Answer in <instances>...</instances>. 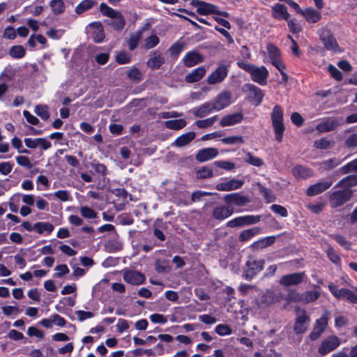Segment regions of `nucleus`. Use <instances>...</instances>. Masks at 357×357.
Listing matches in <instances>:
<instances>
[{
  "label": "nucleus",
  "instance_id": "51",
  "mask_svg": "<svg viewBox=\"0 0 357 357\" xmlns=\"http://www.w3.org/2000/svg\"><path fill=\"white\" fill-rule=\"evenodd\" d=\"M340 163V160L337 158H331L324 161L321 164V169L323 170H329L337 167Z\"/></svg>",
  "mask_w": 357,
  "mask_h": 357
},
{
  "label": "nucleus",
  "instance_id": "47",
  "mask_svg": "<svg viewBox=\"0 0 357 357\" xmlns=\"http://www.w3.org/2000/svg\"><path fill=\"white\" fill-rule=\"evenodd\" d=\"M116 61L119 64L128 63L131 61V55L126 51L120 52L116 55Z\"/></svg>",
  "mask_w": 357,
  "mask_h": 357
},
{
  "label": "nucleus",
  "instance_id": "33",
  "mask_svg": "<svg viewBox=\"0 0 357 357\" xmlns=\"http://www.w3.org/2000/svg\"><path fill=\"white\" fill-rule=\"evenodd\" d=\"M274 236H267L266 238H261L259 241L255 242L253 244H252L251 248L254 250L263 249L272 245L274 243Z\"/></svg>",
  "mask_w": 357,
  "mask_h": 357
},
{
  "label": "nucleus",
  "instance_id": "34",
  "mask_svg": "<svg viewBox=\"0 0 357 357\" xmlns=\"http://www.w3.org/2000/svg\"><path fill=\"white\" fill-rule=\"evenodd\" d=\"M144 30L145 28H142L130 35L128 40V47L130 50H134L137 47Z\"/></svg>",
  "mask_w": 357,
  "mask_h": 357
},
{
  "label": "nucleus",
  "instance_id": "16",
  "mask_svg": "<svg viewBox=\"0 0 357 357\" xmlns=\"http://www.w3.org/2000/svg\"><path fill=\"white\" fill-rule=\"evenodd\" d=\"M231 96L228 91H223L220 93L216 98L215 100L213 102L215 111H220L231 103Z\"/></svg>",
  "mask_w": 357,
  "mask_h": 357
},
{
  "label": "nucleus",
  "instance_id": "52",
  "mask_svg": "<svg viewBox=\"0 0 357 357\" xmlns=\"http://www.w3.org/2000/svg\"><path fill=\"white\" fill-rule=\"evenodd\" d=\"M35 112L43 120H47L50 117L48 108L45 105H36L35 107Z\"/></svg>",
  "mask_w": 357,
  "mask_h": 357
},
{
  "label": "nucleus",
  "instance_id": "23",
  "mask_svg": "<svg viewBox=\"0 0 357 357\" xmlns=\"http://www.w3.org/2000/svg\"><path fill=\"white\" fill-rule=\"evenodd\" d=\"M292 174L297 179H305L313 175V172L310 168L302 165H297L292 169Z\"/></svg>",
  "mask_w": 357,
  "mask_h": 357
},
{
  "label": "nucleus",
  "instance_id": "54",
  "mask_svg": "<svg viewBox=\"0 0 357 357\" xmlns=\"http://www.w3.org/2000/svg\"><path fill=\"white\" fill-rule=\"evenodd\" d=\"M91 165L97 174H99L102 176L107 175V169L104 164L100 163L97 161H93Z\"/></svg>",
  "mask_w": 357,
  "mask_h": 357
},
{
  "label": "nucleus",
  "instance_id": "15",
  "mask_svg": "<svg viewBox=\"0 0 357 357\" xmlns=\"http://www.w3.org/2000/svg\"><path fill=\"white\" fill-rule=\"evenodd\" d=\"M243 183V180L233 178L218 183L215 188L219 191H231L240 188Z\"/></svg>",
  "mask_w": 357,
  "mask_h": 357
},
{
  "label": "nucleus",
  "instance_id": "45",
  "mask_svg": "<svg viewBox=\"0 0 357 357\" xmlns=\"http://www.w3.org/2000/svg\"><path fill=\"white\" fill-rule=\"evenodd\" d=\"M100 10L105 16H108L111 18L117 16L116 15L119 13V11L115 10L111 7L108 6L106 3H102L100 5Z\"/></svg>",
  "mask_w": 357,
  "mask_h": 357
},
{
  "label": "nucleus",
  "instance_id": "41",
  "mask_svg": "<svg viewBox=\"0 0 357 357\" xmlns=\"http://www.w3.org/2000/svg\"><path fill=\"white\" fill-rule=\"evenodd\" d=\"M128 77L135 82H139L143 79L142 72L135 66H132L128 72Z\"/></svg>",
  "mask_w": 357,
  "mask_h": 357
},
{
  "label": "nucleus",
  "instance_id": "25",
  "mask_svg": "<svg viewBox=\"0 0 357 357\" xmlns=\"http://www.w3.org/2000/svg\"><path fill=\"white\" fill-rule=\"evenodd\" d=\"M339 126L338 122L334 119H328L317 124L316 129L319 132H326L335 130Z\"/></svg>",
  "mask_w": 357,
  "mask_h": 357
},
{
  "label": "nucleus",
  "instance_id": "36",
  "mask_svg": "<svg viewBox=\"0 0 357 357\" xmlns=\"http://www.w3.org/2000/svg\"><path fill=\"white\" fill-rule=\"evenodd\" d=\"M334 141L328 137H323L315 140L314 146L319 149H328L333 147Z\"/></svg>",
  "mask_w": 357,
  "mask_h": 357
},
{
  "label": "nucleus",
  "instance_id": "30",
  "mask_svg": "<svg viewBox=\"0 0 357 357\" xmlns=\"http://www.w3.org/2000/svg\"><path fill=\"white\" fill-rule=\"evenodd\" d=\"M357 185V174L349 175L340 180L335 188H343V189H349L351 187Z\"/></svg>",
  "mask_w": 357,
  "mask_h": 357
},
{
  "label": "nucleus",
  "instance_id": "13",
  "mask_svg": "<svg viewBox=\"0 0 357 357\" xmlns=\"http://www.w3.org/2000/svg\"><path fill=\"white\" fill-rule=\"evenodd\" d=\"M310 321V318L306 315L305 310H297V317L294 324V331L296 333H303L307 329V324Z\"/></svg>",
  "mask_w": 357,
  "mask_h": 357
},
{
  "label": "nucleus",
  "instance_id": "6",
  "mask_svg": "<svg viewBox=\"0 0 357 357\" xmlns=\"http://www.w3.org/2000/svg\"><path fill=\"white\" fill-rule=\"evenodd\" d=\"M123 280L128 284L132 285H140L145 281V275L140 271L124 268L121 271Z\"/></svg>",
  "mask_w": 357,
  "mask_h": 357
},
{
  "label": "nucleus",
  "instance_id": "21",
  "mask_svg": "<svg viewBox=\"0 0 357 357\" xmlns=\"http://www.w3.org/2000/svg\"><path fill=\"white\" fill-rule=\"evenodd\" d=\"M233 209L228 206H217L212 212V217L218 220H222L231 215Z\"/></svg>",
  "mask_w": 357,
  "mask_h": 357
},
{
  "label": "nucleus",
  "instance_id": "58",
  "mask_svg": "<svg viewBox=\"0 0 357 357\" xmlns=\"http://www.w3.org/2000/svg\"><path fill=\"white\" fill-rule=\"evenodd\" d=\"M326 254L331 262H333L335 264H340V257L332 247L328 248V249L326 250Z\"/></svg>",
  "mask_w": 357,
  "mask_h": 357
},
{
  "label": "nucleus",
  "instance_id": "19",
  "mask_svg": "<svg viewBox=\"0 0 357 357\" xmlns=\"http://www.w3.org/2000/svg\"><path fill=\"white\" fill-rule=\"evenodd\" d=\"M215 110L213 102H206L199 107H194L191 112L197 118H203Z\"/></svg>",
  "mask_w": 357,
  "mask_h": 357
},
{
  "label": "nucleus",
  "instance_id": "49",
  "mask_svg": "<svg viewBox=\"0 0 357 357\" xmlns=\"http://www.w3.org/2000/svg\"><path fill=\"white\" fill-rule=\"evenodd\" d=\"M218 119V116H213L204 120H198L195 121V124L199 128H207L212 126Z\"/></svg>",
  "mask_w": 357,
  "mask_h": 357
},
{
  "label": "nucleus",
  "instance_id": "28",
  "mask_svg": "<svg viewBox=\"0 0 357 357\" xmlns=\"http://www.w3.org/2000/svg\"><path fill=\"white\" fill-rule=\"evenodd\" d=\"M195 137V133L194 132H189L181 135L176 139L174 142L172 143V146L182 147L188 144Z\"/></svg>",
  "mask_w": 357,
  "mask_h": 357
},
{
  "label": "nucleus",
  "instance_id": "3",
  "mask_svg": "<svg viewBox=\"0 0 357 357\" xmlns=\"http://www.w3.org/2000/svg\"><path fill=\"white\" fill-rule=\"evenodd\" d=\"M340 344V339L337 336L335 335H330L321 342L318 347V353L321 356H324L335 351Z\"/></svg>",
  "mask_w": 357,
  "mask_h": 357
},
{
  "label": "nucleus",
  "instance_id": "57",
  "mask_svg": "<svg viewBox=\"0 0 357 357\" xmlns=\"http://www.w3.org/2000/svg\"><path fill=\"white\" fill-rule=\"evenodd\" d=\"M215 332L221 336H225L231 334V328L227 324H218L216 326Z\"/></svg>",
  "mask_w": 357,
  "mask_h": 357
},
{
  "label": "nucleus",
  "instance_id": "5",
  "mask_svg": "<svg viewBox=\"0 0 357 357\" xmlns=\"http://www.w3.org/2000/svg\"><path fill=\"white\" fill-rule=\"evenodd\" d=\"M351 195L352 191L350 189L335 190L330 195V204L333 208L340 206L348 202Z\"/></svg>",
  "mask_w": 357,
  "mask_h": 357
},
{
  "label": "nucleus",
  "instance_id": "59",
  "mask_svg": "<svg viewBox=\"0 0 357 357\" xmlns=\"http://www.w3.org/2000/svg\"><path fill=\"white\" fill-rule=\"evenodd\" d=\"M272 64L280 72L282 76V80L286 82L288 79L287 75L284 72L285 66L284 63L280 60H274L271 61Z\"/></svg>",
  "mask_w": 357,
  "mask_h": 357
},
{
  "label": "nucleus",
  "instance_id": "4",
  "mask_svg": "<svg viewBox=\"0 0 357 357\" xmlns=\"http://www.w3.org/2000/svg\"><path fill=\"white\" fill-rule=\"evenodd\" d=\"M190 5L197 8V12L200 15L219 14L222 16L227 17L226 12H220L218 7L213 4L206 3L199 0H191Z\"/></svg>",
  "mask_w": 357,
  "mask_h": 357
},
{
  "label": "nucleus",
  "instance_id": "56",
  "mask_svg": "<svg viewBox=\"0 0 357 357\" xmlns=\"http://www.w3.org/2000/svg\"><path fill=\"white\" fill-rule=\"evenodd\" d=\"M17 163L22 167L30 169L33 167V165L31 162L29 158L24 155H19L16 157Z\"/></svg>",
  "mask_w": 357,
  "mask_h": 357
},
{
  "label": "nucleus",
  "instance_id": "17",
  "mask_svg": "<svg viewBox=\"0 0 357 357\" xmlns=\"http://www.w3.org/2000/svg\"><path fill=\"white\" fill-rule=\"evenodd\" d=\"M303 273H294L282 276L280 280V283L285 287L297 285L303 280Z\"/></svg>",
  "mask_w": 357,
  "mask_h": 357
},
{
  "label": "nucleus",
  "instance_id": "37",
  "mask_svg": "<svg viewBox=\"0 0 357 357\" xmlns=\"http://www.w3.org/2000/svg\"><path fill=\"white\" fill-rule=\"evenodd\" d=\"M54 228L53 225L50 222H38L35 224V230L38 234L47 232L49 234L53 231Z\"/></svg>",
  "mask_w": 357,
  "mask_h": 357
},
{
  "label": "nucleus",
  "instance_id": "8",
  "mask_svg": "<svg viewBox=\"0 0 357 357\" xmlns=\"http://www.w3.org/2000/svg\"><path fill=\"white\" fill-rule=\"evenodd\" d=\"M328 289L332 293V294L337 298H344L351 303L357 301L356 296L357 294L356 289L355 290V291H352L349 289L344 288L338 289V287L333 284H330L328 285Z\"/></svg>",
  "mask_w": 357,
  "mask_h": 357
},
{
  "label": "nucleus",
  "instance_id": "48",
  "mask_svg": "<svg viewBox=\"0 0 357 357\" xmlns=\"http://www.w3.org/2000/svg\"><path fill=\"white\" fill-rule=\"evenodd\" d=\"M25 54V50L22 45H15L10 48V55L13 58L20 59Z\"/></svg>",
  "mask_w": 357,
  "mask_h": 357
},
{
  "label": "nucleus",
  "instance_id": "27",
  "mask_svg": "<svg viewBox=\"0 0 357 357\" xmlns=\"http://www.w3.org/2000/svg\"><path fill=\"white\" fill-rule=\"evenodd\" d=\"M206 68L203 66L195 68L190 73L185 76V81L188 83H194L199 81L206 73Z\"/></svg>",
  "mask_w": 357,
  "mask_h": 357
},
{
  "label": "nucleus",
  "instance_id": "32",
  "mask_svg": "<svg viewBox=\"0 0 357 357\" xmlns=\"http://www.w3.org/2000/svg\"><path fill=\"white\" fill-rule=\"evenodd\" d=\"M273 17L278 20H287L289 13L287 7L283 4L277 3L272 8Z\"/></svg>",
  "mask_w": 357,
  "mask_h": 357
},
{
  "label": "nucleus",
  "instance_id": "1",
  "mask_svg": "<svg viewBox=\"0 0 357 357\" xmlns=\"http://www.w3.org/2000/svg\"><path fill=\"white\" fill-rule=\"evenodd\" d=\"M272 125L275 135V139L281 142L285 126L283 123V110L280 105L274 106L271 114Z\"/></svg>",
  "mask_w": 357,
  "mask_h": 357
},
{
  "label": "nucleus",
  "instance_id": "29",
  "mask_svg": "<svg viewBox=\"0 0 357 357\" xmlns=\"http://www.w3.org/2000/svg\"><path fill=\"white\" fill-rule=\"evenodd\" d=\"M305 20L310 23H316L319 21L321 18V14L320 12L315 10L313 8H306L301 12Z\"/></svg>",
  "mask_w": 357,
  "mask_h": 357
},
{
  "label": "nucleus",
  "instance_id": "50",
  "mask_svg": "<svg viewBox=\"0 0 357 357\" xmlns=\"http://www.w3.org/2000/svg\"><path fill=\"white\" fill-rule=\"evenodd\" d=\"M267 51H268V56H269L270 59H271V61H273L274 60L280 59H279L280 55V50L276 46H275L274 45H272V44H268L267 45Z\"/></svg>",
  "mask_w": 357,
  "mask_h": 357
},
{
  "label": "nucleus",
  "instance_id": "18",
  "mask_svg": "<svg viewBox=\"0 0 357 357\" xmlns=\"http://www.w3.org/2000/svg\"><path fill=\"white\" fill-rule=\"evenodd\" d=\"M218 155V151L215 148H205L199 150L195 158L200 162H204L215 158Z\"/></svg>",
  "mask_w": 357,
  "mask_h": 357
},
{
  "label": "nucleus",
  "instance_id": "11",
  "mask_svg": "<svg viewBox=\"0 0 357 357\" xmlns=\"http://www.w3.org/2000/svg\"><path fill=\"white\" fill-rule=\"evenodd\" d=\"M88 33L91 35L96 43H102L105 38L104 29L100 22H92L86 28Z\"/></svg>",
  "mask_w": 357,
  "mask_h": 357
},
{
  "label": "nucleus",
  "instance_id": "20",
  "mask_svg": "<svg viewBox=\"0 0 357 357\" xmlns=\"http://www.w3.org/2000/svg\"><path fill=\"white\" fill-rule=\"evenodd\" d=\"M331 181H321L311 185L306 190L307 196H314L328 189L332 185Z\"/></svg>",
  "mask_w": 357,
  "mask_h": 357
},
{
  "label": "nucleus",
  "instance_id": "10",
  "mask_svg": "<svg viewBox=\"0 0 357 357\" xmlns=\"http://www.w3.org/2000/svg\"><path fill=\"white\" fill-rule=\"evenodd\" d=\"M320 38L324 47L330 51H337L338 45L331 31L327 29H322L320 32Z\"/></svg>",
  "mask_w": 357,
  "mask_h": 357
},
{
  "label": "nucleus",
  "instance_id": "42",
  "mask_svg": "<svg viewBox=\"0 0 357 357\" xmlns=\"http://www.w3.org/2000/svg\"><path fill=\"white\" fill-rule=\"evenodd\" d=\"M196 176L201 179L211 178L213 176V172L212 169L208 167H202L197 170Z\"/></svg>",
  "mask_w": 357,
  "mask_h": 357
},
{
  "label": "nucleus",
  "instance_id": "2",
  "mask_svg": "<svg viewBox=\"0 0 357 357\" xmlns=\"http://www.w3.org/2000/svg\"><path fill=\"white\" fill-rule=\"evenodd\" d=\"M247 73L250 75L252 81L260 85H266L268 77V71L264 66H256L252 64H247Z\"/></svg>",
  "mask_w": 357,
  "mask_h": 357
},
{
  "label": "nucleus",
  "instance_id": "24",
  "mask_svg": "<svg viewBox=\"0 0 357 357\" xmlns=\"http://www.w3.org/2000/svg\"><path fill=\"white\" fill-rule=\"evenodd\" d=\"M225 202L228 204H234L238 206L245 204V197L239 193H231L225 196Z\"/></svg>",
  "mask_w": 357,
  "mask_h": 357
},
{
  "label": "nucleus",
  "instance_id": "46",
  "mask_svg": "<svg viewBox=\"0 0 357 357\" xmlns=\"http://www.w3.org/2000/svg\"><path fill=\"white\" fill-rule=\"evenodd\" d=\"M79 212L82 216L86 219H95L98 216L97 213L88 206H82L79 208Z\"/></svg>",
  "mask_w": 357,
  "mask_h": 357
},
{
  "label": "nucleus",
  "instance_id": "39",
  "mask_svg": "<svg viewBox=\"0 0 357 357\" xmlns=\"http://www.w3.org/2000/svg\"><path fill=\"white\" fill-rule=\"evenodd\" d=\"M186 126V121L184 119L169 120L165 122V126L172 130H180Z\"/></svg>",
  "mask_w": 357,
  "mask_h": 357
},
{
  "label": "nucleus",
  "instance_id": "22",
  "mask_svg": "<svg viewBox=\"0 0 357 357\" xmlns=\"http://www.w3.org/2000/svg\"><path fill=\"white\" fill-rule=\"evenodd\" d=\"M203 61V57L197 51L188 52L183 59V64L187 67H192Z\"/></svg>",
  "mask_w": 357,
  "mask_h": 357
},
{
  "label": "nucleus",
  "instance_id": "53",
  "mask_svg": "<svg viewBox=\"0 0 357 357\" xmlns=\"http://www.w3.org/2000/svg\"><path fill=\"white\" fill-rule=\"evenodd\" d=\"M155 268L157 272L160 273H165L170 271V267L169 266V264L167 261H156L155 264Z\"/></svg>",
  "mask_w": 357,
  "mask_h": 357
},
{
  "label": "nucleus",
  "instance_id": "55",
  "mask_svg": "<svg viewBox=\"0 0 357 357\" xmlns=\"http://www.w3.org/2000/svg\"><path fill=\"white\" fill-rule=\"evenodd\" d=\"M319 296V293L317 291H309L303 294V302L310 303L316 301Z\"/></svg>",
  "mask_w": 357,
  "mask_h": 357
},
{
  "label": "nucleus",
  "instance_id": "35",
  "mask_svg": "<svg viewBox=\"0 0 357 357\" xmlns=\"http://www.w3.org/2000/svg\"><path fill=\"white\" fill-rule=\"evenodd\" d=\"M96 4L93 0H83L75 8V13L81 15L83 13L90 10Z\"/></svg>",
  "mask_w": 357,
  "mask_h": 357
},
{
  "label": "nucleus",
  "instance_id": "31",
  "mask_svg": "<svg viewBox=\"0 0 357 357\" xmlns=\"http://www.w3.org/2000/svg\"><path fill=\"white\" fill-rule=\"evenodd\" d=\"M165 62V59L160 53L155 52L151 55L147 65L152 69L159 68Z\"/></svg>",
  "mask_w": 357,
  "mask_h": 357
},
{
  "label": "nucleus",
  "instance_id": "9",
  "mask_svg": "<svg viewBox=\"0 0 357 357\" xmlns=\"http://www.w3.org/2000/svg\"><path fill=\"white\" fill-rule=\"evenodd\" d=\"M264 93L259 87L247 84V99L255 106L259 105L263 99Z\"/></svg>",
  "mask_w": 357,
  "mask_h": 357
},
{
  "label": "nucleus",
  "instance_id": "62",
  "mask_svg": "<svg viewBox=\"0 0 357 357\" xmlns=\"http://www.w3.org/2000/svg\"><path fill=\"white\" fill-rule=\"evenodd\" d=\"M213 165L216 167H220L226 170H232L235 168L234 163L225 160L215 161L213 162Z\"/></svg>",
  "mask_w": 357,
  "mask_h": 357
},
{
  "label": "nucleus",
  "instance_id": "61",
  "mask_svg": "<svg viewBox=\"0 0 357 357\" xmlns=\"http://www.w3.org/2000/svg\"><path fill=\"white\" fill-rule=\"evenodd\" d=\"M245 225V216L238 217L231 220L227 223V227H241Z\"/></svg>",
  "mask_w": 357,
  "mask_h": 357
},
{
  "label": "nucleus",
  "instance_id": "60",
  "mask_svg": "<svg viewBox=\"0 0 357 357\" xmlns=\"http://www.w3.org/2000/svg\"><path fill=\"white\" fill-rule=\"evenodd\" d=\"M247 162L255 167H261L264 165L262 159L255 157L250 153H247Z\"/></svg>",
  "mask_w": 357,
  "mask_h": 357
},
{
  "label": "nucleus",
  "instance_id": "44",
  "mask_svg": "<svg viewBox=\"0 0 357 357\" xmlns=\"http://www.w3.org/2000/svg\"><path fill=\"white\" fill-rule=\"evenodd\" d=\"M159 42V38L156 35L153 34L144 40V47L146 50L153 48L158 45Z\"/></svg>",
  "mask_w": 357,
  "mask_h": 357
},
{
  "label": "nucleus",
  "instance_id": "63",
  "mask_svg": "<svg viewBox=\"0 0 357 357\" xmlns=\"http://www.w3.org/2000/svg\"><path fill=\"white\" fill-rule=\"evenodd\" d=\"M184 49V44L181 42H176L169 48V52L172 55L178 56Z\"/></svg>",
  "mask_w": 357,
  "mask_h": 357
},
{
  "label": "nucleus",
  "instance_id": "26",
  "mask_svg": "<svg viewBox=\"0 0 357 357\" xmlns=\"http://www.w3.org/2000/svg\"><path fill=\"white\" fill-rule=\"evenodd\" d=\"M242 119L243 114L241 113L231 114L224 116L221 119L220 124L222 127L230 126L239 123Z\"/></svg>",
  "mask_w": 357,
  "mask_h": 357
},
{
  "label": "nucleus",
  "instance_id": "40",
  "mask_svg": "<svg viewBox=\"0 0 357 357\" xmlns=\"http://www.w3.org/2000/svg\"><path fill=\"white\" fill-rule=\"evenodd\" d=\"M50 6L55 15L61 14L65 10V4L62 0H52L50 1Z\"/></svg>",
  "mask_w": 357,
  "mask_h": 357
},
{
  "label": "nucleus",
  "instance_id": "14",
  "mask_svg": "<svg viewBox=\"0 0 357 357\" xmlns=\"http://www.w3.org/2000/svg\"><path fill=\"white\" fill-rule=\"evenodd\" d=\"M264 261L257 260L252 257L247 261V279L252 278L263 268Z\"/></svg>",
  "mask_w": 357,
  "mask_h": 357
},
{
  "label": "nucleus",
  "instance_id": "12",
  "mask_svg": "<svg viewBox=\"0 0 357 357\" xmlns=\"http://www.w3.org/2000/svg\"><path fill=\"white\" fill-rule=\"evenodd\" d=\"M228 73V68L226 65H220L207 78L209 84L220 83L224 80Z\"/></svg>",
  "mask_w": 357,
  "mask_h": 357
},
{
  "label": "nucleus",
  "instance_id": "64",
  "mask_svg": "<svg viewBox=\"0 0 357 357\" xmlns=\"http://www.w3.org/2000/svg\"><path fill=\"white\" fill-rule=\"evenodd\" d=\"M13 167V164L10 162H0V173L6 176L11 172Z\"/></svg>",
  "mask_w": 357,
  "mask_h": 357
},
{
  "label": "nucleus",
  "instance_id": "7",
  "mask_svg": "<svg viewBox=\"0 0 357 357\" xmlns=\"http://www.w3.org/2000/svg\"><path fill=\"white\" fill-rule=\"evenodd\" d=\"M328 314L329 312L326 310L323 313L322 316L319 319L315 321L313 330L310 334V338L311 340H316L324 332L328 326Z\"/></svg>",
  "mask_w": 357,
  "mask_h": 357
},
{
  "label": "nucleus",
  "instance_id": "43",
  "mask_svg": "<svg viewBox=\"0 0 357 357\" xmlns=\"http://www.w3.org/2000/svg\"><path fill=\"white\" fill-rule=\"evenodd\" d=\"M257 186L260 192L263 195L264 199L268 203L273 202L275 200V196L271 190L264 187L263 185L257 183Z\"/></svg>",
  "mask_w": 357,
  "mask_h": 357
},
{
  "label": "nucleus",
  "instance_id": "38",
  "mask_svg": "<svg viewBox=\"0 0 357 357\" xmlns=\"http://www.w3.org/2000/svg\"><path fill=\"white\" fill-rule=\"evenodd\" d=\"M116 15L112 18L113 20L109 24L115 30H121L126 24V20L120 13Z\"/></svg>",
  "mask_w": 357,
  "mask_h": 357
}]
</instances>
